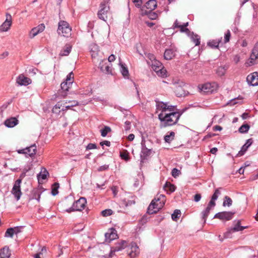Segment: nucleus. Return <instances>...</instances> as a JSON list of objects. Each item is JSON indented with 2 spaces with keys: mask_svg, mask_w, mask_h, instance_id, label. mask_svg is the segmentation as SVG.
<instances>
[{
  "mask_svg": "<svg viewBox=\"0 0 258 258\" xmlns=\"http://www.w3.org/2000/svg\"><path fill=\"white\" fill-rule=\"evenodd\" d=\"M142 153L144 156H148L150 154V150H148L147 148L144 147L142 149Z\"/></svg>",
  "mask_w": 258,
  "mask_h": 258,
  "instance_id": "6e6d98bb",
  "label": "nucleus"
},
{
  "mask_svg": "<svg viewBox=\"0 0 258 258\" xmlns=\"http://www.w3.org/2000/svg\"><path fill=\"white\" fill-rule=\"evenodd\" d=\"M36 150L37 147L34 144L30 146V147H26L25 149L18 150H17V152L19 154H27L29 156L32 157L36 154Z\"/></svg>",
  "mask_w": 258,
  "mask_h": 258,
  "instance_id": "9b49d317",
  "label": "nucleus"
},
{
  "mask_svg": "<svg viewBox=\"0 0 258 258\" xmlns=\"http://www.w3.org/2000/svg\"><path fill=\"white\" fill-rule=\"evenodd\" d=\"M226 70L227 68H226L225 67H219L216 70V74H217L218 76L222 77L225 74Z\"/></svg>",
  "mask_w": 258,
  "mask_h": 258,
  "instance_id": "f704fd0d",
  "label": "nucleus"
},
{
  "mask_svg": "<svg viewBox=\"0 0 258 258\" xmlns=\"http://www.w3.org/2000/svg\"><path fill=\"white\" fill-rule=\"evenodd\" d=\"M180 116V114L177 112L170 111L167 113H160L158 114V118L164 123V126L175 124Z\"/></svg>",
  "mask_w": 258,
  "mask_h": 258,
  "instance_id": "f257e3e1",
  "label": "nucleus"
},
{
  "mask_svg": "<svg viewBox=\"0 0 258 258\" xmlns=\"http://www.w3.org/2000/svg\"><path fill=\"white\" fill-rule=\"evenodd\" d=\"M99 68L102 72L106 74H111V69L110 67L107 64L105 60H103L99 64Z\"/></svg>",
  "mask_w": 258,
  "mask_h": 258,
  "instance_id": "412c9836",
  "label": "nucleus"
},
{
  "mask_svg": "<svg viewBox=\"0 0 258 258\" xmlns=\"http://www.w3.org/2000/svg\"><path fill=\"white\" fill-rule=\"evenodd\" d=\"M16 82L21 86H27L32 83V81L23 74H21L17 77Z\"/></svg>",
  "mask_w": 258,
  "mask_h": 258,
  "instance_id": "dca6fc26",
  "label": "nucleus"
},
{
  "mask_svg": "<svg viewBox=\"0 0 258 258\" xmlns=\"http://www.w3.org/2000/svg\"><path fill=\"white\" fill-rule=\"evenodd\" d=\"M62 107V102H58L53 107L52 111L53 113L59 114L61 111V108Z\"/></svg>",
  "mask_w": 258,
  "mask_h": 258,
  "instance_id": "72a5a7b5",
  "label": "nucleus"
},
{
  "mask_svg": "<svg viewBox=\"0 0 258 258\" xmlns=\"http://www.w3.org/2000/svg\"><path fill=\"white\" fill-rule=\"evenodd\" d=\"M158 17V14L154 12H152L148 14V17L151 20H155Z\"/></svg>",
  "mask_w": 258,
  "mask_h": 258,
  "instance_id": "864d4df0",
  "label": "nucleus"
},
{
  "mask_svg": "<svg viewBox=\"0 0 258 258\" xmlns=\"http://www.w3.org/2000/svg\"><path fill=\"white\" fill-rule=\"evenodd\" d=\"M146 8L150 10H154L157 7V2L156 0H149L146 4Z\"/></svg>",
  "mask_w": 258,
  "mask_h": 258,
  "instance_id": "7c9ffc66",
  "label": "nucleus"
},
{
  "mask_svg": "<svg viewBox=\"0 0 258 258\" xmlns=\"http://www.w3.org/2000/svg\"><path fill=\"white\" fill-rule=\"evenodd\" d=\"M133 2L138 7H140L142 4V0H133Z\"/></svg>",
  "mask_w": 258,
  "mask_h": 258,
  "instance_id": "bf43d9fd",
  "label": "nucleus"
},
{
  "mask_svg": "<svg viewBox=\"0 0 258 258\" xmlns=\"http://www.w3.org/2000/svg\"><path fill=\"white\" fill-rule=\"evenodd\" d=\"M164 188L165 190L173 192L175 190V186L170 182H166L164 186Z\"/></svg>",
  "mask_w": 258,
  "mask_h": 258,
  "instance_id": "58836bf2",
  "label": "nucleus"
},
{
  "mask_svg": "<svg viewBox=\"0 0 258 258\" xmlns=\"http://www.w3.org/2000/svg\"><path fill=\"white\" fill-rule=\"evenodd\" d=\"M120 157H121L122 159H123L126 161L128 160V155L126 153H120Z\"/></svg>",
  "mask_w": 258,
  "mask_h": 258,
  "instance_id": "680f3d73",
  "label": "nucleus"
},
{
  "mask_svg": "<svg viewBox=\"0 0 258 258\" xmlns=\"http://www.w3.org/2000/svg\"><path fill=\"white\" fill-rule=\"evenodd\" d=\"M190 38L192 41L195 43V45L197 46L200 45V37L198 35L192 33L190 36Z\"/></svg>",
  "mask_w": 258,
  "mask_h": 258,
  "instance_id": "4c0bfd02",
  "label": "nucleus"
},
{
  "mask_svg": "<svg viewBox=\"0 0 258 258\" xmlns=\"http://www.w3.org/2000/svg\"><path fill=\"white\" fill-rule=\"evenodd\" d=\"M152 68L158 76L161 77H166L167 76L166 70L160 61L154 60L152 63Z\"/></svg>",
  "mask_w": 258,
  "mask_h": 258,
  "instance_id": "423d86ee",
  "label": "nucleus"
},
{
  "mask_svg": "<svg viewBox=\"0 0 258 258\" xmlns=\"http://www.w3.org/2000/svg\"><path fill=\"white\" fill-rule=\"evenodd\" d=\"M182 25L180 22H178V21L177 20H176L175 22L174 23V24H173V27L174 28H179L180 25Z\"/></svg>",
  "mask_w": 258,
  "mask_h": 258,
  "instance_id": "338daca9",
  "label": "nucleus"
},
{
  "mask_svg": "<svg viewBox=\"0 0 258 258\" xmlns=\"http://www.w3.org/2000/svg\"><path fill=\"white\" fill-rule=\"evenodd\" d=\"M221 41V39L212 40L208 43V45L212 48H218Z\"/></svg>",
  "mask_w": 258,
  "mask_h": 258,
  "instance_id": "473e14b6",
  "label": "nucleus"
},
{
  "mask_svg": "<svg viewBox=\"0 0 258 258\" xmlns=\"http://www.w3.org/2000/svg\"><path fill=\"white\" fill-rule=\"evenodd\" d=\"M156 109L157 112L160 111V113H167L168 112L171 111L173 109L172 106L167 105V104L162 102H156Z\"/></svg>",
  "mask_w": 258,
  "mask_h": 258,
  "instance_id": "f8f14e48",
  "label": "nucleus"
},
{
  "mask_svg": "<svg viewBox=\"0 0 258 258\" xmlns=\"http://www.w3.org/2000/svg\"><path fill=\"white\" fill-rule=\"evenodd\" d=\"M139 253V247L136 245H132L131 247V251L128 253V255L131 257H134Z\"/></svg>",
  "mask_w": 258,
  "mask_h": 258,
  "instance_id": "cd10ccee",
  "label": "nucleus"
},
{
  "mask_svg": "<svg viewBox=\"0 0 258 258\" xmlns=\"http://www.w3.org/2000/svg\"><path fill=\"white\" fill-rule=\"evenodd\" d=\"M127 243L125 240H121L120 242H118L116 244V245L114 247L111 248L109 257L110 258L112 257L113 254L115 251H118L124 249Z\"/></svg>",
  "mask_w": 258,
  "mask_h": 258,
  "instance_id": "ddd939ff",
  "label": "nucleus"
},
{
  "mask_svg": "<svg viewBox=\"0 0 258 258\" xmlns=\"http://www.w3.org/2000/svg\"><path fill=\"white\" fill-rule=\"evenodd\" d=\"M86 203V199L85 198H81L74 202L72 207L67 209L66 211L68 213H70L73 211H81L85 209Z\"/></svg>",
  "mask_w": 258,
  "mask_h": 258,
  "instance_id": "20e7f679",
  "label": "nucleus"
},
{
  "mask_svg": "<svg viewBox=\"0 0 258 258\" xmlns=\"http://www.w3.org/2000/svg\"><path fill=\"white\" fill-rule=\"evenodd\" d=\"M220 188H217L213 194V195L212 197L211 200L209 203L210 205H213L214 206H215L216 203L215 201L218 199V196L221 194L220 192Z\"/></svg>",
  "mask_w": 258,
  "mask_h": 258,
  "instance_id": "a878e982",
  "label": "nucleus"
},
{
  "mask_svg": "<svg viewBox=\"0 0 258 258\" xmlns=\"http://www.w3.org/2000/svg\"><path fill=\"white\" fill-rule=\"evenodd\" d=\"M96 145L94 144H89L88 146H87V149L91 150V149H94L96 148Z\"/></svg>",
  "mask_w": 258,
  "mask_h": 258,
  "instance_id": "052dcab7",
  "label": "nucleus"
},
{
  "mask_svg": "<svg viewBox=\"0 0 258 258\" xmlns=\"http://www.w3.org/2000/svg\"><path fill=\"white\" fill-rule=\"evenodd\" d=\"M247 227L245 226H241L240 225V221H238L236 224L234 226V227L232 228H231V229L229 230V231L227 232L226 234H225V237H228V234L229 233H233V232H236V231H242L243 230H244V229L246 228Z\"/></svg>",
  "mask_w": 258,
  "mask_h": 258,
  "instance_id": "4be33fe9",
  "label": "nucleus"
},
{
  "mask_svg": "<svg viewBox=\"0 0 258 258\" xmlns=\"http://www.w3.org/2000/svg\"><path fill=\"white\" fill-rule=\"evenodd\" d=\"M40 198V192L38 190L35 191L34 197H33V199H36L38 202L39 201Z\"/></svg>",
  "mask_w": 258,
  "mask_h": 258,
  "instance_id": "13d9d810",
  "label": "nucleus"
},
{
  "mask_svg": "<svg viewBox=\"0 0 258 258\" xmlns=\"http://www.w3.org/2000/svg\"><path fill=\"white\" fill-rule=\"evenodd\" d=\"M188 25V23L186 22L182 25H181L178 28L180 29V31L181 32H185L187 34H188L190 32L188 28L186 27Z\"/></svg>",
  "mask_w": 258,
  "mask_h": 258,
  "instance_id": "a19ab883",
  "label": "nucleus"
},
{
  "mask_svg": "<svg viewBox=\"0 0 258 258\" xmlns=\"http://www.w3.org/2000/svg\"><path fill=\"white\" fill-rule=\"evenodd\" d=\"M24 177V175L22 174L20 175L21 178L17 179L15 181L11 190V193L14 195L17 201H19L22 196L20 184L22 182V178Z\"/></svg>",
  "mask_w": 258,
  "mask_h": 258,
  "instance_id": "0eeeda50",
  "label": "nucleus"
},
{
  "mask_svg": "<svg viewBox=\"0 0 258 258\" xmlns=\"http://www.w3.org/2000/svg\"><path fill=\"white\" fill-rule=\"evenodd\" d=\"M252 143V140L251 139L247 140L246 143L242 147L241 150L238 152V155L240 156L243 155Z\"/></svg>",
  "mask_w": 258,
  "mask_h": 258,
  "instance_id": "393cba45",
  "label": "nucleus"
},
{
  "mask_svg": "<svg viewBox=\"0 0 258 258\" xmlns=\"http://www.w3.org/2000/svg\"><path fill=\"white\" fill-rule=\"evenodd\" d=\"M175 56V52L171 49H166L164 52V58L167 60L171 59Z\"/></svg>",
  "mask_w": 258,
  "mask_h": 258,
  "instance_id": "c85d7f7f",
  "label": "nucleus"
},
{
  "mask_svg": "<svg viewBox=\"0 0 258 258\" xmlns=\"http://www.w3.org/2000/svg\"><path fill=\"white\" fill-rule=\"evenodd\" d=\"M175 92L178 97L185 95V93L182 90V88L181 87H177L175 90Z\"/></svg>",
  "mask_w": 258,
  "mask_h": 258,
  "instance_id": "79ce46f5",
  "label": "nucleus"
},
{
  "mask_svg": "<svg viewBox=\"0 0 258 258\" xmlns=\"http://www.w3.org/2000/svg\"><path fill=\"white\" fill-rule=\"evenodd\" d=\"M12 25V17L10 14L7 15L5 21L0 26V32L8 31Z\"/></svg>",
  "mask_w": 258,
  "mask_h": 258,
  "instance_id": "2eb2a0df",
  "label": "nucleus"
},
{
  "mask_svg": "<svg viewBox=\"0 0 258 258\" xmlns=\"http://www.w3.org/2000/svg\"><path fill=\"white\" fill-rule=\"evenodd\" d=\"M109 6L108 3L106 1L102 2L100 4V10L98 13L99 18L103 21H106L109 13Z\"/></svg>",
  "mask_w": 258,
  "mask_h": 258,
  "instance_id": "6e6552de",
  "label": "nucleus"
},
{
  "mask_svg": "<svg viewBox=\"0 0 258 258\" xmlns=\"http://www.w3.org/2000/svg\"><path fill=\"white\" fill-rule=\"evenodd\" d=\"M48 174V172L45 169H44L43 171L41 170L40 173L37 175L38 181H40L41 180L45 179Z\"/></svg>",
  "mask_w": 258,
  "mask_h": 258,
  "instance_id": "e433bc0d",
  "label": "nucleus"
},
{
  "mask_svg": "<svg viewBox=\"0 0 258 258\" xmlns=\"http://www.w3.org/2000/svg\"><path fill=\"white\" fill-rule=\"evenodd\" d=\"M115 59V56L114 54H111L108 58V60L110 62L114 61Z\"/></svg>",
  "mask_w": 258,
  "mask_h": 258,
  "instance_id": "e2e57ef3",
  "label": "nucleus"
},
{
  "mask_svg": "<svg viewBox=\"0 0 258 258\" xmlns=\"http://www.w3.org/2000/svg\"><path fill=\"white\" fill-rule=\"evenodd\" d=\"M59 187V184L57 183H55L53 185V187L52 188L51 193L52 195L55 196L58 194V188Z\"/></svg>",
  "mask_w": 258,
  "mask_h": 258,
  "instance_id": "49530a36",
  "label": "nucleus"
},
{
  "mask_svg": "<svg viewBox=\"0 0 258 258\" xmlns=\"http://www.w3.org/2000/svg\"><path fill=\"white\" fill-rule=\"evenodd\" d=\"M231 37V33L229 30H228L225 34L224 36V43H227L229 41Z\"/></svg>",
  "mask_w": 258,
  "mask_h": 258,
  "instance_id": "603ef678",
  "label": "nucleus"
},
{
  "mask_svg": "<svg viewBox=\"0 0 258 258\" xmlns=\"http://www.w3.org/2000/svg\"><path fill=\"white\" fill-rule=\"evenodd\" d=\"M172 175L174 177L178 176L180 173V171L176 168H173L172 170Z\"/></svg>",
  "mask_w": 258,
  "mask_h": 258,
  "instance_id": "5fc2aeb1",
  "label": "nucleus"
},
{
  "mask_svg": "<svg viewBox=\"0 0 258 258\" xmlns=\"http://www.w3.org/2000/svg\"><path fill=\"white\" fill-rule=\"evenodd\" d=\"M89 49L91 55L94 62H98L100 60V51L98 46L95 43H92L90 45Z\"/></svg>",
  "mask_w": 258,
  "mask_h": 258,
  "instance_id": "1a4fd4ad",
  "label": "nucleus"
},
{
  "mask_svg": "<svg viewBox=\"0 0 258 258\" xmlns=\"http://www.w3.org/2000/svg\"><path fill=\"white\" fill-rule=\"evenodd\" d=\"M74 82V74L73 72L70 73L67 76L65 81L61 84V88L64 91H68Z\"/></svg>",
  "mask_w": 258,
  "mask_h": 258,
  "instance_id": "9d476101",
  "label": "nucleus"
},
{
  "mask_svg": "<svg viewBox=\"0 0 258 258\" xmlns=\"http://www.w3.org/2000/svg\"><path fill=\"white\" fill-rule=\"evenodd\" d=\"M18 123V120L15 117H12L7 119L5 121V124L8 127H13Z\"/></svg>",
  "mask_w": 258,
  "mask_h": 258,
  "instance_id": "5701e85b",
  "label": "nucleus"
},
{
  "mask_svg": "<svg viewBox=\"0 0 258 258\" xmlns=\"http://www.w3.org/2000/svg\"><path fill=\"white\" fill-rule=\"evenodd\" d=\"M214 207L215 206L213 205H210L209 203L206 209L202 212V219L203 220L204 223L206 222V219L210 213V210Z\"/></svg>",
  "mask_w": 258,
  "mask_h": 258,
  "instance_id": "bb28decb",
  "label": "nucleus"
},
{
  "mask_svg": "<svg viewBox=\"0 0 258 258\" xmlns=\"http://www.w3.org/2000/svg\"><path fill=\"white\" fill-rule=\"evenodd\" d=\"M68 103H70V105H65L66 104H67L68 102L67 101L65 102L64 104L62 103V108H61V110H66L67 109H71L72 107L76 106L78 105V102L76 101H70Z\"/></svg>",
  "mask_w": 258,
  "mask_h": 258,
  "instance_id": "2f4dec72",
  "label": "nucleus"
},
{
  "mask_svg": "<svg viewBox=\"0 0 258 258\" xmlns=\"http://www.w3.org/2000/svg\"><path fill=\"white\" fill-rule=\"evenodd\" d=\"M12 228V230L13 231V233L14 234H18L19 233H20L22 231V229H23V226H17Z\"/></svg>",
  "mask_w": 258,
  "mask_h": 258,
  "instance_id": "8fccbe9b",
  "label": "nucleus"
},
{
  "mask_svg": "<svg viewBox=\"0 0 258 258\" xmlns=\"http://www.w3.org/2000/svg\"><path fill=\"white\" fill-rule=\"evenodd\" d=\"M166 198L163 195H157L148 207V213L149 214L156 213L164 205Z\"/></svg>",
  "mask_w": 258,
  "mask_h": 258,
  "instance_id": "f03ea898",
  "label": "nucleus"
},
{
  "mask_svg": "<svg viewBox=\"0 0 258 258\" xmlns=\"http://www.w3.org/2000/svg\"><path fill=\"white\" fill-rule=\"evenodd\" d=\"M258 58V42L255 44L251 54L250 56V64L252 65L254 63V61Z\"/></svg>",
  "mask_w": 258,
  "mask_h": 258,
  "instance_id": "aec40b11",
  "label": "nucleus"
},
{
  "mask_svg": "<svg viewBox=\"0 0 258 258\" xmlns=\"http://www.w3.org/2000/svg\"><path fill=\"white\" fill-rule=\"evenodd\" d=\"M247 83L253 86L258 85V73L254 72L249 75L246 78Z\"/></svg>",
  "mask_w": 258,
  "mask_h": 258,
  "instance_id": "f3484780",
  "label": "nucleus"
},
{
  "mask_svg": "<svg viewBox=\"0 0 258 258\" xmlns=\"http://www.w3.org/2000/svg\"><path fill=\"white\" fill-rule=\"evenodd\" d=\"M111 132V128L109 126H105L104 128L101 131V136L103 137H105L107 134Z\"/></svg>",
  "mask_w": 258,
  "mask_h": 258,
  "instance_id": "c03bdc74",
  "label": "nucleus"
},
{
  "mask_svg": "<svg viewBox=\"0 0 258 258\" xmlns=\"http://www.w3.org/2000/svg\"><path fill=\"white\" fill-rule=\"evenodd\" d=\"M232 200H231V199L228 196H225L224 199L223 206L224 207L226 206L230 207V206L232 205Z\"/></svg>",
  "mask_w": 258,
  "mask_h": 258,
  "instance_id": "ea45409f",
  "label": "nucleus"
},
{
  "mask_svg": "<svg viewBox=\"0 0 258 258\" xmlns=\"http://www.w3.org/2000/svg\"><path fill=\"white\" fill-rule=\"evenodd\" d=\"M121 67V73L124 77H126L128 75V72L126 68H125L122 64H120Z\"/></svg>",
  "mask_w": 258,
  "mask_h": 258,
  "instance_id": "de8ad7c7",
  "label": "nucleus"
},
{
  "mask_svg": "<svg viewBox=\"0 0 258 258\" xmlns=\"http://www.w3.org/2000/svg\"><path fill=\"white\" fill-rule=\"evenodd\" d=\"M234 213L231 212H222L217 213L214 216V218H218L221 220H230L232 217Z\"/></svg>",
  "mask_w": 258,
  "mask_h": 258,
  "instance_id": "4468645a",
  "label": "nucleus"
},
{
  "mask_svg": "<svg viewBox=\"0 0 258 258\" xmlns=\"http://www.w3.org/2000/svg\"><path fill=\"white\" fill-rule=\"evenodd\" d=\"M11 252L8 247L5 246L0 250V258H9Z\"/></svg>",
  "mask_w": 258,
  "mask_h": 258,
  "instance_id": "b1692460",
  "label": "nucleus"
},
{
  "mask_svg": "<svg viewBox=\"0 0 258 258\" xmlns=\"http://www.w3.org/2000/svg\"><path fill=\"white\" fill-rule=\"evenodd\" d=\"M109 166L108 165H102V166H100L98 169H97V170L98 171H104V170H106L108 169Z\"/></svg>",
  "mask_w": 258,
  "mask_h": 258,
  "instance_id": "4d7b16f0",
  "label": "nucleus"
},
{
  "mask_svg": "<svg viewBox=\"0 0 258 258\" xmlns=\"http://www.w3.org/2000/svg\"><path fill=\"white\" fill-rule=\"evenodd\" d=\"M72 28L69 24L64 21H60L58 23L57 32L64 37H69L71 35Z\"/></svg>",
  "mask_w": 258,
  "mask_h": 258,
  "instance_id": "39448f33",
  "label": "nucleus"
},
{
  "mask_svg": "<svg viewBox=\"0 0 258 258\" xmlns=\"http://www.w3.org/2000/svg\"><path fill=\"white\" fill-rule=\"evenodd\" d=\"M103 216L106 217L111 215L112 214V211L110 209H106L101 212Z\"/></svg>",
  "mask_w": 258,
  "mask_h": 258,
  "instance_id": "3c124183",
  "label": "nucleus"
},
{
  "mask_svg": "<svg viewBox=\"0 0 258 258\" xmlns=\"http://www.w3.org/2000/svg\"><path fill=\"white\" fill-rule=\"evenodd\" d=\"M201 199V196L200 194H196L194 197V200L196 202L200 201Z\"/></svg>",
  "mask_w": 258,
  "mask_h": 258,
  "instance_id": "69168bd1",
  "label": "nucleus"
},
{
  "mask_svg": "<svg viewBox=\"0 0 258 258\" xmlns=\"http://www.w3.org/2000/svg\"><path fill=\"white\" fill-rule=\"evenodd\" d=\"M249 128V126L247 124H243L241 125L240 128H239V131L240 133H246Z\"/></svg>",
  "mask_w": 258,
  "mask_h": 258,
  "instance_id": "a18cd8bd",
  "label": "nucleus"
},
{
  "mask_svg": "<svg viewBox=\"0 0 258 258\" xmlns=\"http://www.w3.org/2000/svg\"><path fill=\"white\" fill-rule=\"evenodd\" d=\"M100 145L101 146H103L104 145H106V146L109 147L110 145V142L109 141H104L101 142L100 143Z\"/></svg>",
  "mask_w": 258,
  "mask_h": 258,
  "instance_id": "0e129e2a",
  "label": "nucleus"
},
{
  "mask_svg": "<svg viewBox=\"0 0 258 258\" xmlns=\"http://www.w3.org/2000/svg\"><path fill=\"white\" fill-rule=\"evenodd\" d=\"M45 29L44 24H41L38 26L33 28L29 33L30 38H33L39 33L43 32Z\"/></svg>",
  "mask_w": 258,
  "mask_h": 258,
  "instance_id": "6ab92c4d",
  "label": "nucleus"
},
{
  "mask_svg": "<svg viewBox=\"0 0 258 258\" xmlns=\"http://www.w3.org/2000/svg\"><path fill=\"white\" fill-rule=\"evenodd\" d=\"M181 215V212L179 210H175L174 213L172 214L171 217L173 220L176 221Z\"/></svg>",
  "mask_w": 258,
  "mask_h": 258,
  "instance_id": "37998d69",
  "label": "nucleus"
},
{
  "mask_svg": "<svg viewBox=\"0 0 258 258\" xmlns=\"http://www.w3.org/2000/svg\"><path fill=\"white\" fill-rule=\"evenodd\" d=\"M111 190L114 196L117 195V187L116 186H113L111 187Z\"/></svg>",
  "mask_w": 258,
  "mask_h": 258,
  "instance_id": "774afa93",
  "label": "nucleus"
},
{
  "mask_svg": "<svg viewBox=\"0 0 258 258\" xmlns=\"http://www.w3.org/2000/svg\"><path fill=\"white\" fill-rule=\"evenodd\" d=\"M72 49V45L70 44H67L61 50L59 54L61 56H67L71 52Z\"/></svg>",
  "mask_w": 258,
  "mask_h": 258,
  "instance_id": "c756f323",
  "label": "nucleus"
},
{
  "mask_svg": "<svg viewBox=\"0 0 258 258\" xmlns=\"http://www.w3.org/2000/svg\"><path fill=\"white\" fill-rule=\"evenodd\" d=\"M175 136V133L173 132H171L169 133V135H166L164 137V140L167 143H170L172 140H173Z\"/></svg>",
  "mask_w": 258,
  "mask_h": 258,
  "instance_id": "c9c22d12",
  "label": "nucleus"
},
{
  "mask_svg": "<svg viewBox=\"0 0 258 258\" xmlns=\"http://www.w3.org/2000/svg\"><path fill=\"white\" fill-rule=\"evenodd\" d=\"M219 86L216 82L206 83L199 85L198 88L200 92L204 93H212L216 91Z\"/></svg>",
  "mask_w": 258,
  "mask_h": 258,
  "instance_id": "7ed1b4c3",
  "label": "nucleus"
},
{
  "mask_svg": "<svg viewBox=\"0 0 258 258\" xmlns=\"http://www.w3.org/2000/svg\"><path fill=\"white\" fill-rule=\"evenodd\" d=\"M14 234L13 233V231L12 230V228H8L5 232V236L6 237H11L12 238L14 236Z\"/></svg>",
  "mask_w": 258,
  "mask_h": 258,
  "instance_id": "09e8293b",
  "label": "nucleus"
},
{
  "mask_svg": "<svg viewBox=\"0 0 258 258\" xmlns=\"http://www.w3.org/2000/svg\"><path fill=\"white\" fill-rule=\"evenodd\" d=\"M106 241L110 242L111 241L117 238L118 236L116 233V231L111 228L108 230V232L105 233Z\"/></svg>",
  "mask_w": 258,
  "mask_h": 258,
  "instance_id": "a211bd4d",
  "label": "nucleus"
}]
</instances>
